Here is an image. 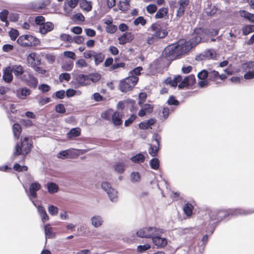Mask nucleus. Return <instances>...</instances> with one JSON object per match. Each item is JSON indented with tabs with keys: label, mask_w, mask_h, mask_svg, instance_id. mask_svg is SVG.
Here are the masks:
<instances>
[{
	"label": "nucleus",
	"mask_w": 254,
	"mask_h": 254,
	"mask_svg": "<svg viewBox=\"0 0 254 254\" xmlns=\"http://www.w3.org/2000/svg\"><path fill=\"white\" fill-rule=\"evenodd\" d=\"M131 181L132 183L139 182L140 181V175L138 172H133L130 175Z\"/></svg>",
	"instance_id": "nucleus-48"
},
{
	"label": "nucleus",
	"mask_w": 254,
	"mask_h": 254,
	"mask_svg": "<svg viewBox=\"0 0 254 254\" xmlns=\"http://www.w3.org/2000/svg\"><path fill=\"white\" fill-rule=\"evenodd\" d=\"M101 187L107 193L110 200L113 202H116L118 200V191L116 189L112 188L110 183L103 182L101 184Z\"/></svg>",
	"instance_id": "nucleus-6"
},
{
	"label": "nucleus",
	"mask_w": 254,
	"mask_h": 254,
	"mask_svg": "<svg viewBox=\"0 0 254 254\" xmlns=\"http://www.w3.org/2000/svg\"><path fill=\"white\" fill-rule=\"evenodd\" d=\"M150 30L154 32L151 39H162L165 38L168 34L166 29H163L160 24L153 23L150 26Z\"/></svg>",
	"instance_id": "nucleus-7"
},
{
	"label": "nucleus",
	"mask_w": 254,
	"mask_h": 254,
	"mask_svg": "<svg viewBox=\"0 0 254 254\" xmlns=\"http://www.w3.org/2000/svg\"><path fill=\"white\" fill-rule=\"evenodd\" d=\"M179 7L177 11V16L181 17L184 15L187 7L189 5V0H179L178 1Z\"/></svg>",
	"instance_id": "nucleus-14"
},
{
	"label": "nucleus",
	"mask_w": 254,
	"mask_h": 254,
	"mask_svg": "<svg viewBox=\"0 0 254 254\" xmlns=\"http://www.w3.org/2000/svg\"><path fill=\"white\" fill-rule=\"evenodd\" d=\"M33 147V142L28 137H25L23 139H21L20 144H16L15 146V151L11 157V160H14L16 156L23 155L24 157L26 156L31 150Z\"/></svg>",
	"instance_id": "nucleus-3"
},
{
	"label": "nucleus",
	"mask_w": 254,
	"mask_h": 254,
	"mask_svg": "<svg viewBox=\"0 0 254 254\" xmlns=\"http://www.w3.org/2000/svg\"><path fill=\"white\" fill-rule=\"evenodd\" d=\"M8 35L11 40L15 41L19 36V33L17 29L11 28L10 30L8 32Z\"/></svg>",
	"instance_id": "nucleus-45"
},
{
	"label": "nucleus",
	"mask_w": 254,
	"mask_h": 254,
	"mask_svg": "<svg viewBox=\"0 0 254 254\" xmlns=\"http://www.w3.org/2000/svg\"><path fill=\"white\" fill-rule=\"evenodd\" d=\"M208 75V71L206 69H202L197 74L198 79H207Z\"/></svg>",
	"instance_id": "nucleus-55"
},
{
	"label": "nucleus",
	"mask_w": 254,
	"mask_h": 254,
	"mask_svg": "<svg viewBox=\"0 0 254 254\" xmlns=\"http://www.w3.org/2000/svg\"><path fill=\"white\" fill-rule=\"evenodd\" d=\"M61 40L69 43L73 42L72 37L69 34L62 33L60 35Z\"/></svg>",
	"instance_id": "nucleus-54"
},
{
	"label": "nucleus",
	"mask_w": 254,
	"mask_h": 254,
	"mask_svg": "<svg viewBox=\"0 0 254 254\" xmlns=\"http://www.w3.org/2000/svg\"><path fill=\"white\" fill-rule=\"evenodd\" d=\"M195 82V77L194 75L190 74L184 78L182 82L178 85L179 89H182L184 87L188 88L192 85Z\"/></svg>",
	"instance_id": "nucleus-9"
},
{
	"label": "nucleus",
	"mask_w": 254,
	"mask_h": 254,
	"mask_svg": "<svg viewBox=\"0 0 254 254\" xmlns=\"http://www.w3.org/2000/svg\"><path fill=\"white\" fill-rule=\"evenodd\" d=\"M137 116L134 114H132L130 117L125 122V126L129 127L136 119Z\"/></svg>",
	"instance_id": "nucleus-60"
},
{
	"label": "nucleus",
	"mask_w": 254,
	"mask_h": 254,
	"mask_svg": "<svg viewBox=\"0 0 254 254\" xmlns=\"http://www.w3.org/2000/svg\"><path fill=\"white\" fill-rule=\"evenodd\" d=\"M219 73L217 71L211 70L208 71V79L211 81H214L218 78Z\"/></svg>",
	"instance_id": "nucleus-47"
},
{
	"label": "nucleus",
	"mask_w": 254,
	"mask_h": 254,
	"mask_svg": "<svg viewBox=\"0 0 254 254\" xmlns=\"http://www.w3.org/2000/svg\"><path fill=\"white\" fill-rule=\"evenodd\" d=\"M54 27V24L51 22H45L39 28V31L42 35H46L51 31Z\"/></svg>",
	"instance_id": "nucleus-17"
},
{
	"label": "nucleus",
	"mask_w": 254,
	"mask_h": 254,
	"mask_svg": "<svg viewBox=\"0 0 254 254\" xmlns=\"http://www.w3.org/2000/svg\"><path fill=\"white\" fill-rule=\"evenodd\" d=\"M204 52L207 59H214L216 57V53L213 49H208Z\"/></svg>",
	"instance_id": "nucleus-56"
},
{
	"label": "nucleus",
	"mask_w": 254,
	"mask_h": 254,
	"mask_svg": "<svg viewBox=\"0 0 254 254\" xmlns=\"http://www.w3.org/2000/svg\"><path fill=\"white\" fill-rule=\"evenodd\" d=\"M157 10V6L155 4H150L146 6V10L150 14L155 13Z\"/></svg>",
	"instance_id": "nucleus-63"
},
{
	"label": "nucleus",
	"mask_w": 254,
	"mask_h": 254,
	"mask_svg": "<svg viewBox=\"0 0 254 254\" xmlns=\"http://www.w3.org/2000/svg\"><path fill=\"white\" fill-rule=\"evenodd\" d=\"M134 38V35L131 32H126L118 39L120 45H125L130 42Z\"/></svg>",
	"instance_id": "nucleus-16"
},
{
	"label": "nucleus",
	"mask_w": 254,
	"mask_h": 254,
	"mask_svg": "<svg viewBox=\"0 0 254 254\" xmlns=\"http://www.w3.org/2000/svg\"><path fill=\"white\" fill-rule=\"evenodd\" d=\"M68 5L70 7V9L68 10V8L66 5V4L64 3V10L65 12L67 13H69L72 10L73 8H75L79 1V0H67Z\"/></svg>",
	"instance_id": "nucleus-30"
},
{
	"label": "nucleus",
	"mask_w": 254,
	"mask_h": 254,
	"mask_svg": "<svg viewBox=\"0 0 254 254\" xmlns=\"http://www.w3.org/2000/svg\"><path fill=\"white\" fill-rule=\"evenodd\" d=\"M70 155L69 150H65L60 151L58 154V157L62 159L67 158Z\"/></svg>",
	"instance_id": "nucleus-50"
},
{
	"label": "nucleus",
	"mask_w": 254,
	"mask_h": 254,
	"mask_svg": "<svg viewBox=\"0 0 254 254\" xmlns=\"http://www.w3.org/2000/svg\"><path fill=\"white\" fill-rule=\"evenodd\" d=\"M77 87L86 86L90 83L88 82L87 75L83 74H75L73 75Z\"/></svg>",
	"instance_id": "nucleus-10"
},
{
	"label": "nucleus",
	"mask_w": 254,
	"mask_h": 254,
	"mask_svg": "<svg viewBox=\"0 0 254 254\" xmlns=\"http://www.w3.org/2000/svg\"><path fill=\"white\" fill-rule=\"evenodd\" d=\"M218 225V224L215 222L210 223L206 230V233L210 236L214 232L215 228Z\"/></svg>",
	"instance_id": "nucleus-49"
},
{
	"label": "nucleus",
	"mask_w": 254,
	"mask_h": 254,
	"mask_svg": "<svg viewBox=\"0 0 254 254\" xmlns=\"http://www.w3.org/2000/svg\"><path fill=\"white\" fill-rule=\"evenodd\" d=\"M150 227H144L140 229L136 232V235L138 237L150 238Z\"/></svg>",
	"instance_id": "nucleus-21"
},
{
	"label": "nucleus",
	"mask_w": 254,
	"mask_h": 254,
	"mask_svg": "<svg viewBox=\"0 0 254 254\" xmlns=\"http://www.w3.org/2000/svg\"><path fill=\"white\" fill-rule=\"evenodd\" d=\"M2 79L6 83H10L13 79L11 66L8 65L3 68Z\"/></svg>",
	"instance_id": "nucleus-13"
},
{
	"label": "nucleus",
	"mask_w": 254,
	"mask_h": 254,
	"mask_svg": "<svg viewBox=\"0 0 254 254\" xmlns=\"http://www.w3.org/2000/svg\"><path fill=\"white\" fill-rule=\"evenodd\" d=\"M156 122V120L155 118H150L149 120L142 122L138 125V127L141 129H147L153 126Z\"/></svg>",
	"instance_id": "nucleus-23"
},
{
	"label": "nucleus",
	"mask_w": 254,
	"mask_h": 254,
	"mask_svg": "<svg viewBox=\"0 0 254 254\" xmlns=\"http://www.w3.org/2000/svg\"><path fill=\"white\" fill-rule=\"evenodd\" d=\"M254 213V209H243L242 208H231L228 209H217L209 213L210 220L214 221L218 224L221 221L226 222L233 216L240 215H247Z\"/></svg>",
	"instance_id": "nucleus-1"
},
{
	"label": "nucleus",
	"mask_w": 254,
	"mask_h": 254,
	"mask_svg": "<svg viewBox=\"0 0 254 254\" xmlns=\"http://www.w3.org/2000/svg\"><path fill=\"white\" fill-rule=\"evenodd\" d=\"M90 220L92 225L95 228L100 227L103 223V218L100 215H95L92 217Z\"/></svg>",
	"instance_id": "nucleus-24"
},
{
	"label": "nucleus",
	"mask_w": 254,
	"mask_h": 254,
	"mask_svg": "<svg viewBox=\"0 0 254 254\" xmlns=\"http://www.w3.org/2000/svg\"><path fill=\"white\" fill-rule=\"evenodd\" d=\"M244 71H254V61H249L242 64Z\"/></svg>",
	"instance_id": "nucleus-38"
},
{
	"label": "nucleus",
	"mask_w": 254,
	"mask_h": 254,
	"mask_svg": "<svg viewBox=\"0 0 254 254\" xmlns=\"http://www.w3.org/2000/svg\"><path fill=\"white\" fill-rule=\"evenodd\" d=\"M239 14L241 17L252 23H254V14L251 13L245 10H240Z\"/></svg>",
	"instance_id": "nucleus-25"
},
{
	"label": "nucleus",
	"mask_w": 254,
	"mask_h": 254,
	"mask_svg": "<svg viewBox=\"0 0 254 254\" xmlns=\"http://www.w3.org/2000/svg\"><path fill=\"white\" fill-rule=\"evenodd\" d=\"M13 169L15 171L21 172L27 171L28 167L26 166L21 165L18 163H15L13 166Z\"/></svg>",
	"instance_id": "nucleus-46"
},
{
	"label": "nucleus",
	"mask_w": 254,
	"mask_h": 254,
	"mask_svg": "<svg viewBox=\"0 0 254 254\" xmlns=\"http://www.w3.org/2000/svg\"><path fill=\"white\" fill-rule=\"evenodd\" d=\"M242 32L244 35H248L254 32V25H247L243 27Z\"/></svg>",
	"instance_id": "nucleus-44"
},
{
	"label": "nucleus",
	"mask_w": 254,
	"mask_h": 254,
	"mask_svg": "<svg viewBox=\"0 0 254 254\" xmlns=\"http://www.w3.org/2000/svg\"><path fill=\"white\" fill-rule=\"evenodd\" d=\"M11 67L15 77L21 80H24L25 75H23L25 71L23 67L20 64H14L11 66Z\"/></svg>",
	"instance_id": "nucleus-12"
},
{
	"label": "nucleus",
	"mask_w": 254,
	"mask_h": 254,
	"mask_svg": "<svg viewBox=\"0 0 254 254\" xmlns=\"http://www.w3.org/2000/svg\"><path fill=\"white\" fill-rule=\"evenodd\" d=\"M75 65L77 67L82 68L84 67H87L88 66V64L86 62L85 60L80 59L76 62Z\"/></svg>",
	"instance_id": "nucleus-61"
},
{
	"label": "nucleus",
	"mask_w": 254,
	"mask_h": 254,
	"mask_svg": "<svg viewBox=\"0 0 254 254\" xmlns=\"http://www.w3.org/2000/svg\"><path fill=\"white\" fill-rule=\"evenodd\" d=\"M112 111V109H110L109 110H107L104 112L101 113V117L107 120V121H110V116L111 114V112Z\"/></svg>",
	"instance_id": "nucleus-62"
},
{
	"label": "nucleus",
	"mask_w": 254,
	"mask_h": 254,
	"mask_svg": "<svg viewBox=\"0 0 254 254\" xmlns=\"http://www.w3.org/2000/svg\"><path fill=\"white\" fill-rule=\"evenodd\" d=\"M47 190L49 193H54L57 192L59 190L58 186L54 183H48L47 185Z\"/></svg>",
	"instance_id": "nucleus-36"
},
{
	"label": "nucleus",
	"mask_w": 254,
	"mask_h": 254,
	"mask_svg": "<svg viewBox=\"0 0 254 254\" xmlns=\"http://www.w3.org/2000/svg\"><path fill=\"white\" fill-rule=\"evenodd\" d=\"M34 22L37 25L40 27L42 24H43L45 22V18L42 15H38L35 17Z\"/></svg>",
	"instance_id": "nucleus-58"
},
{
	"label": "nucleus",
	"mask_w": 254,
	"mask_h": 254,
	"mask_svg": "<svg viewBox=\"0 0 254 254\" xmlns=\"http://www.w3.org/2000/svg\"><path fill=\"white\" fill-rule=\"evenodd\" d=\"M41 189V185L38 182H34L30 184L29 191L26 189H25V192L27 193L30 200L32 198L37 197V192Z\"/></svg>",
	"instance_id": "nucleus-8"
},
{
	"label": "nucleus",
	"mask_w": 254,
	"mask_h": 254,
	"mask_svg": "<svg viewBox=\"0 0 254 254\" xmlns=\"http://www.w3.org/2000/svg\"><path fill=\"white\" fill-rule=\"evenodd\" d=\"M80 6L86 11H90L92 9V4L90 2L86 0H81L80 2Z\"/></svg>",
	"instance_id": "nucleus-37"
},
{
	"label": "nucleus",
	"mask_w": 254,
	"mask_h": 254,
	"mask_svg": "<svg viewBox=\"0 0 254 254\" xmlns=\"http://www.w3.org/2000/svg\"><path fill=\"white\" fill-rule=\"evenodd\" d=\"M138 81L137 76H128L120 81L119 88L122 92L126 93L131 90Z\"/></svg>",
	"instance_id": "nucleus-4"
},
{
	"label": "nucleus",
	"mask_w": 254,
	"mask_h": 254,
	"mask_svg": "<svg viewBox=\"0 0 254 254\" xmlns=\"http://www.w3.org/2000/svg\"><path fill=\"white\" fill-rule=\"evenodd\" d=\"M44 231L46 237L45 243H47V239L53 238L55 236V234L52 231V228L50 224H47L44 226Z\"/></svg>",
	"instance_id": "nucleus-26"
},
{
	"label": "nucleus",
	"mask_w": 254,
	"mask_h": 254,
	"mask_svg": "<svg viewBox=\"0 0 254 254\" xmlns=\"http://www.w3.org/2000/svg\"><path fill=\"white\" fill-rule=\"evenodd\" d=\"M70 78V74L67 72L62 73L59 76V80L61 82H63L64 80L68 81Z\"/></svg>",
	"instance_id": "nucleus-59"
},
{
	"label": "nucleus",
	"mask_w": 254,
	"mask_h": 254,
	"mask_svg": "<svg viewBox=\"0 0 254 254\" xmlns=\"http://www.w3.org/2000/svg\"><path fill=\"white\" fill-rule=\"evenodd\" d=\"M195 31L197 33V34L202 37L204 41H205V36H210V29L208 28H203L201 27L195 28Z\"/></svg>",
	"instance_id": "nucleus-29"
},
{
	"label": "nucleus",
	"mask_w": 254,
	"mask_h": 254,
	"mask_svg": "<svg viewBox=\"0 0 254 254\" xmlns=\"http://www.w3.org/2000/svg\"><path fill=\"white\" fill-rule=\"evenodd\" d=\"M12 130L14 136L16 138H18L21 132L20 125L18 123H15L12 126Z\"/></svg>",
	"instance_id": "nucleus-41"
},
{
	"label": "nucleus",
	"mask_w": 254,
	"mask_h": 254,
	"mask_svg": "<svg viewBox=\"0 0 254 254\" xmlns=\"http://www.w3.org/2000/svg\"><path fill=\"white\" fill-rule=\"evenodd\" d=\"M142 69V66H137L129 71V76H137L140 74Z\"/></svg>",
	"instance_id": "nucleus-53"
},
{
	"label": "nucleus",
	"mask_w": 254,
	"mask_h": 254,
	"mask_svg": "<svg viewBox=\"0 0 254 254\" xmlns=\"http://www.w3.org/2000/svg\"><path fill=\"white\" fill-rule=\"evenodd\" d=\"M150 230L151 235L150 239H151L152 241L155 237L161 236L165 232V230L163 229L153 226L150 227Z\"/></svg>",
	"instance_id": "nucleus-22"
},
{
	"label": "nucleus",
	"mask_w": 254,
	"mask_h": 254,
	"mask_svg": "<svg viewBox=\"0 0 254 254\" xmlns=\"http://www.w3.org/2000/svg\"><path fill=\"white\" fill-rule=\"evenodd\" d=\"M152 242L157 248H164L168 244L167 239L166 238L161 237V236L155 237L152 240Z\"/></svg>",
	"instance_id": "nucleus-19"
},
{
	"label": "nucleus",
	"mask_w": 254,
	"mask_h": 254,
	"mask_svg": "<svg viewBox=\"0 0 254 254\" xmlns=\"http://www.w3.org/2000/svg\"><path fill=\"white\" fill-rule=\"evenodd\" d=\"M81 133V129L79 127L71 128L67 133V137L69 139L79 136Z\"/></svg>",
	"instance_id": "nucleus-27"
},
{
	"label": "nucleus",
	"mask_w": 254,
	"mask_h": 254,
	"mask_svg": "<svg viewBox=\"0 0 254 254\" xmlns=\"http://www.w3.org/2000/svg\"><path fill=\"white\" fill-rule=\"evenodd\" d=\"M193 209V205L189 202L186 203L183 207L184 212L185 214L188 216H191Z\"/></svg>",
	"instance_id": "nucleus-34"
},
{
	"label": "nucleus",
	"mask_w": 254,
	"mask_h": 254,
	"mask_svg": "<svg viewBox=\"0 0 254 254\" xmlns=\"http://www.w3.org/2000/svg\"><path fill=\"white\" fill-rule=\"evenodd\" d=\"M192 38L190 41V45L186 43L187 44L189 45L190 48V49L194 47L196 45L201 42H204V40L201 36L197 34V33L195 31V28L193 30V32L192 33Z\"/></svg>",
	"instance_id": "nucleus-15"
},
{
	"label": "nucleus",
	"mask_w": 254,
	"mask_h": 254,
	"mask_svg": "<svg viewBox=\"0 0 254 254\" xmlns=\"http://www.w3.org/2000/svg\"><path fill=\"white\" fill-rule=\"evenodd\" d=\"M168 14V9L165 7H162L160 8L156 12L155 17L156 19H160L163 18L165 15Z\"/></svg>",
	"instance_id": "nucleus-40"
},
{
	"label": "nucleus",
	"mask_w": 254,
	"mask_h": 254,
	"mask_svg": "<svg viewBox=\"0 0 254 254\" xmlns=\"http://www.w3.org/2000/svg\"><path fill=\"white\" fill-rule=\"evenodd\" d=\"M167 103L169 106H178L180 105V101L176 99L174 95H170L167 101Z\"/></svg>",
	"instance_id": "nucleus-42"
},
{
	"label": "nucleus",
	"mask_w": 254,
	"mask_h": 254,
	"mask_svg": "<svg viewBox=\"0 0 254 254\" xmlns=\"http://www.w3.org/2000/svg\"><path fill=\"white\" fill-rule=\"evenodd\" d=\"M146 23V20L143 16H139L134 19L133 24L135 26H137L139 24H141L142 26H144Z\"/></svg>",
	"instance_id": "nucleus-51"
},
{
	"label": "nucleus",
	"mask_w": 254,
	"mask_h": 254,
	"mask_svg": "<svg viewBox=\"0 0 254 254\" xmlns=\"http://www.w3.org/2000/svg\"><path fill=\"white\" fill-rule=\"evenodd\" d=\"M17 43L22 47H33L38 46L40 43V40L31 35L26 34L19 37Z\"/></svg>",
	"instance_id": "nucleus-5"
},
{
	"label": "nucleus",
	"mask_w": 254,
	"mask_h": 254,
	"mask_svg": "<svg viewBox=\"0 0 254 254\" xmlns=\"http://www.w3.org/2000/svg\"><path fill=\"white\" fill-rule=\"evenodd\" d=\"M14 92L18 99L24 100L31 94L32 91L26 87H22L17 88Z\"/></svg>",
	"instance_id": "nucleus-11"
},
{
	"label": "nucleus",
	"mask_w": 254,
	"mask_h": 254,
	"mask_svg": "<svg viewBox=\"0 0 254 254\" xmlns=\"http://www.w3.org/2000/svg\"><path fill=\"white\" fill-rule=\"evenodd\" d=\"M190 50V48L186 42H178L166 47L162 53V57L168 61H173L180 58Z\"/></svg>",
	"instance_id": "nucleus-2"
},
{
	"label": "nucleus",
	"mask_w": 254,
	"mask_h": 254,
	"mask_svg": "<svg viewBox=\"0 0 254 254\" xmlns=\"http://www.w3.org/2000/svg\"><path fill=\"white\" fill-rule=\"evenodd\" d=\"M88 80H90L93 83H96L99 81L101 78V75L98 72L91 73L87 74Z\"/></svg>",
	"instance_id": "nucleus-33"
},
{
	"label": "nucleus",
	"mask_w": 254,
	"mask_h": 254,
	"mask_svg": "<svg viewBox=\"0 0 254 254\" xmlns=\"http://www.w3.org/2000/svg\"><path fill=\"white\" fill-rule=\"evenodd\" d=\"M148 149L149 154L152 157H155L157 155L158 151L160 149V146L150 144Z\"/></svg>",
	"instance_id": "nucleus-35"
},
{
	"label": "nucleus",
	"mask_w": 254,
	"mask_h": 254,
	"mask_svg": "<svg viewBox=\"0 0 254 254\" xmlns=\"http://www.w3.org/2000/svg\"><path fill=\"white\" fill-rule=\"evenodd\" d=\"M93 57L95 65H98L104 61L105 55L101 52L97 53L95 52Z\"/></svg>",
	"instance_id": "nucleus-32"
},
{
	"label": "nucleus",
	"mask_w": 254,
	"mask_h": 254,
	"mask_svg": "<svg viewBox=\"0 0 254 254\" xmlns=\"http://www.w3.org/2000/svg\"><path fill=\"white\" fill-rule=\"evenodd\" d=\"M114 168L118 173L122 174L125 170L126 166L124 163L118 162L115 164Z\"/></svg>",
	"instance_id": "nucleus-39"
},
{
	"label": "nucleus",
	"mask_w": 254,
	"mask_h": 254,
	"mask_svg": "<svg viewBox=\"0 0 254 254\" xmlns=\"http://www.w3.org/2000/svg\"><path fill=\"white\" fill-rule=\"evenodd\" d=\"M28 77V79L26 78L25 77L23 81H25L27 86L33 89H35L38 84V79L31 74H29Z\"/></svg>",
	"instance_id": "nucleus-18"
},
{
	"label": "nucleus",
	"mask_w": 254,
	"mask_h": 254,
	"mask_svg": "<svg viewBox=\"0 0 254 254\" xmlns=\"http://www.w3.org/2000/svg\"><path fill=\"white\" fill-rule=\"evenodd\" d=\"M124 115L119 112L116 111L112 115V121L113 124L116 126H118L122 125L123 121L122 120Z\"/></svg>",
	"instance_id": "nucleus-20"
},
{
	"label": "nucleus",
	"mask_w": 254,
	"mask_h": 254,
	"mask_svg": "<svg viewBox=\"0 0 254 254\" xmlns=\"http://www.w3.org/2000/svg\"><path fill=\"white\" fill-rule=\"evenodd\" d=\"M38 89L42 93H46L50 91L51 87L47 84L43 83L39 85Z\"/></svg>",
	"instance_id": "nucleus-64"
},
{
	"label": "nucleus",
	"mask_w": 254,
	"mask_h": 254,
	"mask_svg": "<svg viewBox=\"0 0 254 254\" xmlns=\"http://www.w3.org/2000/svg\"><path fill=\"white\" fill-rule=\"evenodd\" d=\"M73 66V62L72 61H68L64 64L62 65V68L65 71H70Z\"/></svg>",
	"instance_id": "nucleus-52"
},
{
	"label": "nucleus",
	"mask_w": 254,
	"mask_h": 254,
	"mask_svg": "<svg viewBox=\"0 0 254 254\" xmlns=\"http://www.w3.org/2000/svg\"><path fill=\"white\" fill-rule=\"evenodd\" d=\"M150 247V245L148 244H146L143 245H139L137 246V251L138 253H143L149 250Z\"/></svg>",
	"instance_id": "nucleus-57"
},
{
	"label": "nucleus",
	"mask_w": 254,
	"mask_h": 254,
	"mask_svg": "<svg viewBox=\"0 0 254 254\" xmlns=\"http://www.w3.org/2000/svg\"><path fill=\"white\" fill-rule=\"evenodd\" d=\"M149 164L150 167L153 170H157L160 166V161L159 160L156 158L154 157L151 159L150 161Z\"/></svg>",
	"instance_id": "nucleus-43"
},
{
	"label": "nucleus",
	"mask_w": 254,
	"mask_h": 254,
	"mask_svg": "<svg viewBox=\"0 0 254 254\" xmlns=\"http://www.w3.org/2000/svg\"><path fill=\"white\" fill-rule=\"evenodd\" d=\"M180 232L184 234H191L193 236H190V237H193L195 234L197 233V229L195 228L190 227V228H180Z\"/></svg>",
	"instance_id": "nucleus-31"
},
{
	"label": "nucleus",
	"mask_w": 254,
	"mask_h": 254,
	"mask_svg": "<svg viewBox=\"0 0 254 254\" xmlns=\"http://www.w3.org/2000/svg\"><path fill=\"white\" fill-rule=\"evenodd\" d=\"M145 157L143 152H140L130 158V160L134 163H143L145 160Z\"/></svg>",
	"instance_id": "nucleus-28"
}]
</instances>
